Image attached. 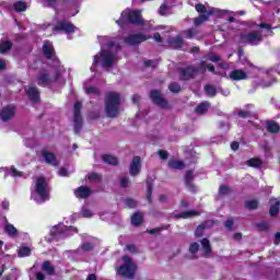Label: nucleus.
<instances>
[{"label":"nucleus","instance_id":"obj_36","mask_svg":"<svg viewBox=\"0 0 280 280\" xmlns=\"http://www.w3.org/2000/svg\"><path fill=\"white\" fill-rule=\"evenodd\" d=\"M207 224H209V221H206L197 226L195 231L196 237H202V235L205 234V230L207 229Z\"/></svg>","mask_w":280,"mask_h":280},{"label":"nucleus","instance_id":"obj_23","mask_svg":"<svg viewBox=\"0 0 280 280\" xmlns=\"http://www.w3.org/2000/svg\"><path fill=\"white\" fill-rule=\"evenodd\" d=\"M103 163H106L107 165H112L113 167H117L119 165V159L115 155L110 154H103L102 155Z\"/></svg>","mask_w":280,"mask_h":280},{"label":"nucleus","instance_id":"obj_10","mask_svg":"<svg viewBox=\"0 0 280 280\" xmlns=\"http://www.w3.org/2000/svg\"><path fill=\"white\" fill-rule=\"evenodd\" d=\"M55 32H62L63 34H73L75 33V24L67 20L58 21L57 24L52 27Z\"/></svg>","mask_w":280,"mask_h":280},{"label":"nucleus","instance_id":"obj_32","mask_svg":"<svg viewBox=\"0 0 280 280\" xmlns=\"http://www.w3.org/2000/svg\"><path fill=\"white\" fill-rule=\"evenodd\" d=\"M279 211H280V201L277 200L275 205L270 206L269 215H271V218H277V215H279Z\"/></svg>","mask_w":280,"mask_h":280},{"label":"nucleus","instance_id":"obj_6","mask_svg":"<svg viewBox=\"0 0 280 280\" xmlns=\"http://www.w3.org/2000/svg\"><path fill=\"white\" fill-rule=\"evenodd\" d=\"M49 184H47V178L39 176L35 183V194L40 198V200H49Z\"/></svg>","mask_w":280,"mask_h":280},{"label":"nucleus","instance_id":"obj_44","mask_svg":"<svg viewBox=\"0 0 280 280\" xmlns=\"http://www.w3.org/2000/svg\"><path fill=\"white\" fill-rule=\"evenodd\" d=\"M80 248L83 253H91V250H95V245L91 242H85L81 244Z\"/></svg>","mask_w":280,"mask_h":280},{"label":"nucleus","instance_id":"obj_62","mask_svg":"<svg viewBox=\"0 0 280 280\" xmlns=\"http://www.w3.org/2000/svg\"><path fill=\"white\" fill-rule=\"evenodd\" d=\"M233 224H234L233 219H228V220L224 222V226H225V229H228V231H232Z\"/></svg>","mask_w":280,"mask_h":280},{"label":"nucleus","instance_id":"obj_30","mask_svg":"<svg viewBox=\"0 0 280 280\" xmlns=\"http://www.w3.org/2000/svg\"><path fill=\"white\" fill-rule=\"evenodd\" d=\"M209 102H202L197 105V107L195 108V113H197V115H206V113L209 112Z\"/></svg>","mask_w":280,"mask_h":280},{"label":"nucleus","instance_id":"obj_59","mask_svg":"<svg viewBox=\"0 0 280 280\" xmlns=\"http://www.w3.org/2000/svg\"><path fill=\"white\" fill-rule=\"evenodd\" d=\"M196 70L198 71V73H207V62L201 61L199 63V68H196Z\"/></svg>","mask_w":280,"mask_h":280},{"label":"nucleus","instance_id":"obj_33","mask_svg":"<svg viewBox=\"0 0 280 280\" xmlns=\"http://www.w3.org/2000/svg\"><path fill=\"white\" fill-rule=\"evenodd\" d=\"M209 21V14H200L199 16L194 19V25L196 27H200V25H202V23Z\"/></svg>","mask_w":280,"mask_h":280},{"label":"nucleus","instance_id":"obj_2","mask_svg":"<svg viewBox=\"0 0 280 280\" xmlns=\"http://www.w3.org/2000/svg\"><path fill=\"white\" fill-rule=\"evenodd\" d=\"M117 58V54L103 49L101 50L97 55L94 56L93 58V65H100L102 62V68L103 69H110L113 65H115V60Z\"/></svg>","mask_w":280,"mask_h":280},{"label":"nucleus","instance_id":"obj_58","mask_svg":"<svg viewBox=\"0 0 280 280\" xmlns=\"http://www.w3.org/2000/svg\"><path fill=\"white\" fill-rule=\"evenodd\" d=\"M11 176H13V178H21V176H23V173L16 170V167L11 166Z\"/></svg>","mask_w":280,"mask_h":280},{"label":"nucleus","instance_id":"obj_18","mask_svg":"<svg viewBox=\"0 0 280 280\" xmlns=\"http://www.w3.org/2000/svg\"><path fill=\"white\" fill-rule=\"evenodd\" d=\"M26 95L28 100H31V102H34L35 104H38V102H40V91H38V88L34 85L28 86Z\"/></svg>","mask_w":280,"mask_h":280},{"label":"nucleus","instance_id":"obj_15","mask_svg":"<svg viewBox=\"0 0 280 280\" xmlns=\"http://www.w3.org/2000/svg\"><path fill=\"white\" fill-rule=\"evenodd\" d=\"M75 198H79L80 200H86L93 194V190L89 186H80L73 191Z\"/></svg>","mask_w":280,"mask_h":280},{"label":"nucleus","instance_id":"obj_13","mask_svg":"<svg viewBox=\"0 0 280 280\" xmlns=\"http://www.w3.org/2000/svg\"><path fill=\"white\" fill-rule=\"evenodd\" d=\"M16 115V107L14 105H7L0 110V118L2 121H10Z\"/></svg>","mask_w":280,"mask_h":280},{"label":"nucleus","instance_id":"obj_57","mask_svg":"<svg viewBox=\"0 0 280 280\" xmlns=\"http://www.w3.org/2000/svg\"><path fill=\"white\" fill-rule=\"evenodd\" d=\"M219 194H220L221 196H226V194H231V188H230L229 186L222 185V186H220V188H219Z\"/></svg>","mask_w":280,"mask_h":280},{"label":"nucleus","instance_id":"obj_56","mask_svg":"<svg viewBox=\"0 0 280 280\" xmlns=\"http://www.w3.org/2000/svg\"><path fill=\"white\" fill-rule=\"evenodd\" d=\"M238 117H242V119H248V117H253V112L249 110H240Z\"/></svg>","mask_w":280,"mask_h":280},{"label":"nucleus","instance_id":"obj_21","mask_svg":"<svg viewBox=\"0 0 280 280\" xmlns=\"http://www.w3.org/2000/svg\"><path fill=\"white\" fill-rule=\"evenodd\" d=\"M200 243L203 248L202 257H205L206 259H209V257H211V253H213V249L211 248V242L209 241V238L205 237L201 240Z\"/></svg>","mask_w":280,"mask_h":280},{"label":"nucleus","instance_id":"obj_9","mask_svg":"<svg viewBox=\"0 0 280 280\" xmlns=\"http://www.w3.org/2000/svg\"><path fill=\"white\" fill-rule=\"evenodd\" d=\"M122 16H126L127 23H130L131 25H145V21H143L139 10L122 11Z\"/></svg>","mask_w":280,"mask_h":280},{"label":"nucleus","instance_id":"obj_48","mask_svg":"<svg viewBox=\"0 0 280 280\" xmlns=\"http://www.w3.org/2000/svg\"><path fill=\"white\" fill-rule=\"evenodd\" d=\"M256 229L258 231H268V229H270V223L267 221L259 222L256 224Z\"/></svg>","mask_w":280,"mask_h":280},{"label":"nucleus","instance_id":"obj_8","mask_svg":"<svg viewBox=\"0 0 280 280\" xmlns=\"http://www.w3.org/2000/svg\"><path fill=\"white\" fill-rule=\"evenodd\" d=\"M177 73L180 82H189V80L196 79L198 75V70L192 65H188L185 68H178Z\"/></svg>","mask_w":280,"mask_h":280},{"label":"nucleus","instance_id":"obj_4","mask_svg":"<svg viewBox=\"0 0 280 280\" xmlns=\"http://www.w3.org/2000/svg\"><path fill=\"white\" fill-rule=\"evenodd\" d=\"M35 80L38 86H49V84H54L55 82L60 80V71H57L56 74L51 77L49 70L44 69L38 72Z\"/></svg>","mask_w":280,"mask_h":280},{"label":"nucleus","instance_id":"obj_34","mask_svg":"<svg viewBox=\"0 0 280 280\" xmlns=\"http://www.w3.org/2000/svg\"><path fill=\"white\" fill-rule=\"evenodd\" d=\"M4 231L5 233H8L9 237H14L16 235H19V230H16V228H14L12 224L8 223L7 225H4Z\"/></svg>","mask_w":280,"mask_h":280},{"label":"nucleus","instance_id":"obj_22","mask_svg":"<svg viewBox=\"0 0 280 280\" xmlns=\"http://www.w3.org/2000/svg\"><path fill=\"white\" fill-rule=\"evenodd\" d=\"M42 270H43V272H46V275H48V277H54V275H56V267L54 265H51V261H49V260H45L42 264Z\"/></svg>","mask_w":280,"mask_h":280},{"label":"nucleus","instance_id":"obj_37","mask_svg":"<svg viewBox=\"0 0 280 280\" xmlns=\"http://www.w3.org/2000/svg\"><path fill=\"white\" fill-rule=\"evenodd\" d=\"M12 49V42L5 40L0 44V54H8Z\"/></svg>","mask_w":280,"mask_h":280},{"label":"nucleus","instance_id":"obj_1","mask_svg":"<svg viewBox=\"0 0 280 280\" xmlns=\"http://www.w3.org/2000/svg\"><path fill=\"white\" fill-rule=\"evenodd\" d=\"M105 95V113L107 117L115 118L117 115H119V106H121V94L108 91Z\"/></svg>","mask_w":280,"mask_h":280},{"label":"nucleus","instance_id":"obj_60","mask_svg":"<svg viewBox=\"0 0 280 280\" xmlns=\"http://www.w3.org/2000/svg\"><path fill=\"white\" fill-rule=\"evenodd\" d=\"M158 154L162 161H167V156H170V153H167L165 150H159Z\"/></svg>","mask_w":280,"mask_h":280},{"label":"nucleus","instance_id":"obj_3","mask_svg":"<svg viewBox=\"0 0 280 280\" xmlns=\"http://www.w3.org/2000/svg\"><path fill=\"white\" fill-rule=\"evenodd\" d=\"M125 264L117 268V275L124 277L125 279H135L137 272V265L132 262V259L128 256L124 258Z\"/></svg>","mask_w":280,"mask_h":280},{"label":"nucleus","instance_id":"obj_12","mask_svg":"<svg viewBox=\"0 0 280 280\" xmlns=\"http://www.w3.org/2000/svg\"><path fill=\"white\" fill-rule=\"evenodd\" d=\"M42 51L46 60H54V58H56V48H54V43H51L50 40L44 42Z\"/></svg>","mask_w":280,"mask_h":280},{"label":"nucleus","instance_id":"obj_52","mask_svg":"<svg viewBox=\"0 0 280 280\" xmlns=\"http://www.w3.org/2000/svg\"><path fill=\"white\" fill-rule=\"evenodd\" d=\"M196 12H198L199 14H207V7H205V4L202 3H197L195 5Z\"/></svg>","mask_w":280,"mask_h":280},{"label":"nucleus","instance_id":"obj_39","mask_svg":"<svg viewBox=\"0 0 280 280\" xmlns=\"http://www.w3.org/2000/svg\"><path fill=\"white\" fill-rule=\"evenodd\" d=\"M261 159L259 158H252L246 162L248 167H261Z\"/></svg>","mask_w":280,"mask_h":280},{"label":"nucleus","instance_id":"obj_46","mask_svg":"<svg viewBox=\"0 0 280 280\" xmlns=\"http://www.w3.org/2000/svg\"><path fill=\"white\" fill-rule=\"evenodd\" d=\"M168 91H171V93H180L182 88H180V83L178 82H171L168 84Z\"/></svg>","mask_w":280,"mask_h":280},{"label":"nucleus","instance_id":"obj_11","mask_svg":"<svg viewBox=\"0 0 280 280\" xmlns=\"http://www.w3.org/2000/svg\"><path fill=\"white\" fill-rule=\"evenodd\" d=\"M150 38H152V35L136 33L126 37L125 43L126 45H130V46L141 45V43H145V40H150Z\"/></svg>","mask_w":280,"mask_h":280},{"label":"nucleus","instance_id":"obj_41","mask_svg":"<svg viewBox=\"0 0 280 280\" xmlns=\"http://www.w3.org/2000/svg\"><path fill=\"white\" fill-rule=\"evenodd\" d=\"M205 91L209 97H215L218 95V90L213 85H205Z\"/></svg>","mask_w":280,"mask_h":280},{"label":"nucleus","instance_id":"obj_24","mask_svg":"<svg viewBox=\"0 0 280 280\" xmlns=\"http://www.w3.org/2000/svg\"><path fill=\"white\" fill-rule=\"evenodd\" d=\"M266 130L271 135H277L280 132L279 124L275 120H267L266 121Z\"/></svg>","mask_w":280,"mask_h":280},{"label":"nucleus","instance_id":"obj_49","mask_svg":"<svg viewBox=\"0 0 280 280\" xmlns=\"http://www.w3.org/2000/svg\"><path fill=\"white\" fill-rule=\"evenodd\" d=\"M198 250H200V244H198L197 242L190 243L189 253L191 255H196V253H198Z\"/></svg>","mask_w":280,"mask_h":280},{"label":"nucleus","instance_id":"obj_29","mask_svg":"<svg viewBox=\"0 0 280 280\" xmlns=\"http://www.w3.org/2000/svg\"><path fill=\"white\" fill-rule=\"evenodd\" d=\"M168 167L170 170H185V162L180 160H170Z\"/></svg>","mask_w":280,"mask_h":280},{"label":"nucleus","instance_id":"obj_17","mask_svg":"<svg viewBox=\"0 0 280 280\" xmlns=\"http://www.w3.org/2000/svg\"><path fill=\"white\" fill-rule=\"evenodd\" d=\"M230 80L233 82H240L242 80H248V73L242 69H235L230 72Z\"/></svg>","mask_w":280,"mask_h":280},{"label":"nucleus","instance_id":"obj_14","mask_svg":"<svg viewBox=\"0 0 280 280\" xmlns=\"http://www.w3.org/2000/svg\"><path fill=\"white\" fill-rule=\"evenodd\" d=\"M130 176H139L141 174V156L135 155L129 166Z\"/></svg>","mask_w":280,"mask_h":280},{"label":"nucleus","instance_id":"obj_47","mask_svg":"<svg viewBox=\"0 0 280 280\" xmlns=\"http://www.w3.org/2000/svg\"><path fill=\"white\" fill-rule=\"evenodd\" d=\"M167 229H170V225H162L160 228L148 230L147 233H149V235H156V233H161V231H167Z\"/></svg>","mask_w":280,"mask_h":280},{"label":"nucleus","instance_id":"obj_51","mask_svg":"<svg viewBox=\"0 0 280 280\" xmlns=\"http://www.w3.org/2000/svg\"><path fill=\"white\" fill-rule=\"evenodd\" d=\"M167 10H170V7L167 4H161L159 9L160 16H167Z\"/></svg>","mask_w":280,"mask_h":280},{"label":"nucleus","instance_id":"obj_31","mask_svg":"<svg viewBox=\"0 0 280 280\" xmlns=\"http://www.w3.org/2000/svg\"><path fill=\"white\" fill-rule=\"evenodd\" d=\"M247 26L250 28V30H255L257 27H259L260 30H272V26H270V24L268 23H260V24H257L256 22H249L247 23Z\"/></svg>","mask_w":280,"mask_h":280},{"label":"nucleus","instance_id":"obj_25","mask_svg":"<svg viewBox=\"0 0 280 280\" xmlns=\"http://www.w3.org/2000/svg\"><path fill=\"white\" fill-rule=\"evenodd\" d=\"M194 215H200V211H197V210H187V211H184L182 213H177L175 214V218L177 220H187L189 218H194Z\"/></svg>","mask_w":280,"mask_h":280},{"label":"nucleus","instance_id":"obj_7","mask_svg":"<svg viewBox=\"0 0 280 280\" xmlns=\"http://www.w3.org/2000/svg\"><path fill=\"white\" fill-rule=\"evenodd\" d=\"M150 100L155 106H159V108H162L163 110H170V108H172L170 102L167 98L163 97V93H161L160 90H151Z\"/></svg>","mask_w":280,"mask_h":280},{"label":"nucleus","instance_id":"obj_28","mask_svg":"<svg viewBox=\"0 0 280 280\" xmlns=\"http://www.w3.org/2000/svg\"><path fill=\"white\" fill-rule=\"evenodd\" d=\"M131 224L132 226H141V224H143V213L135 212L131 215Z\"/></svg>","mask_w":280,"mask_h":280},{"label":"nucleus","instance_id":"obj_54","mask_svg":"<svg viewBox=\"0 0 280 280\" xmlns=\"http://www.w3.org/2000/svg\"><path fill=\"white\" fill-rule=\"evenodd\" d=\"M128 23V20L126 15H124V12L120 14V18L116 21V24L119 25V27H124Z\"/></svg>","mask_w":280,"mask_h":280},{"label":"nucleus","instance_id":"obj_26","mask_svg":"<svg viewBox=\"0 0 280 280\" xmlns=\"http://www.w3.org/2000/svg\"><path fill=\"white\" fill-rule=\"evenodd\" d=\"M83 126H84V120L82 119V116H73L74 135H78L79 132H81Z\"/></svg>","mask_w":280,"mask_h":280},{"label":"nucleus","instance_id":"obj_27","mask_svg":"<svg viewBox=\"0 0 280 280\" xmlns=\"http://www.w3.org/2000/svg\"><path fill=\"white\" fill-rule=\"evenodd\" d=\"M147 200L152 202V191H154V179L152 177H147Z\"/></svg>","mask_w":280,"mask_h":280},{"label":"nucleus","instance_id":"obj_16","mask_svg":"<svg viewBox=\"0 0 280 280\" xmlns=\"http://www.w3.org/2000/svg\"><path fill=\"white\" fill-rule=\"evenodd\" d=\"M184 183L187 189H189L191 194H196L197 189H196V184L194 183V171L188 170L186 172L184 176Z\"/></svg>","mask_w":280,"mask_h":280},{"label":"nucleus","instance_id":"obj_5","mask_svg":"<svg viewBox=\"0 0 280 280\" xmlns=\"http://www.w3.org/2000/svg\"><path fill=\"white\" fill-rule=\"evenodd\" d=\"M240 39L244 45H259L264 40L261 31H250L248 33H241Z\"/></svg>","mask_w":280,"mask_h":280},{"label":"nucleus","instance_id":"obj_40","mask_svg":"<svg viewBox=\"0 0 280 280\" xmlns=\"http://www.w3.org/2000/svg\"><path fill=\"white\" fill-rule=\"evenodd\" d=\"M86 179L90 180V183H101L102 180V175L98 174V173H90L88 176H86Z\"/></svg>","mask_w":280,"mask_h":280},{"label":"nucleus","instance_id":"obj_42","mask_svg":"<svg viewBox=\"0 0 280 280\" xmlns=\"http://www.w3.org/2000/svg\"><path fill=\"white\" fill-rule=\"evenodd\" d=\"M82 102L77 101L73 106V117H82Z\"/></svg>","mask_w":280,"mask_h":280},{"label":"nucleus","instance_id":"obj_63","mask_svg":"<svg viewBox=\"0 0 280 280\" xmlns=\"http://www.w3.org/2000/svg\"><path fill=\"white\" fill-rule=\"evenodd\" d=\"M208 59L210 60V62H220V56L215 54L210 55Z\"/></svg>","mask_w":280,"mask_h":280},{"label":"nucleus","instance_id":"obj_43","mask_svg":"<svg viewBox=\"0 0 280 280\" xmlns=\"http://www.w3.org/2000/svg\"><path fill=\"white\" fill-rule=\"evenodd\" d=\"M182 34H185V38L191 39L195 36H198V30L196 28H188L186 31H183Z\"/></svg>","mask_w":280,"mask_h":280},{"label":"nucleus","instance_id":"obj_35","mask_svg":"<svg viewBox=\"0 0 280 280\" xmlns=\"http://www.w3.org/2000/svg\"><path fill=\"white\" fill-rule=\"evenodd\" d=\"M245 207L249 209V211H255L259 209V201H257V199L247 200L245 201Z\"/></svg>","mask_w":280,"mask_h":280},{"label":"nucleus","instance_id":"obj_38","mask_svg":"<svg viewBox=\"0 0 280 280\" xmlns=\"http://www.w3.org/2000/svg\"><path fill=\"white\" fill-rule=\"evenodd\" d=\"M13 10H15L16 12H25L27 10V3L23 1H16L13 4Z\"/></svg>","mask_w":280,"mask_h":280},{"label":"nucleus","instance_id":"obj_53","mask_svg":"<svg viewBox=\"0 0 280 280\" xmlns=\"http://www.w3.org/2000/svg\"><path fill=\"white\" fill-rule=\"evenodd\" d=\"M125 205H127L129 209H137V201L132 198H127Z\"/></svg>","mask_w":280,"mask_h":280},{"label":"nucleus","instance_id":"obj_55","mask_svg":"<svg viewBox=\"0 0 280 280\" xmlns=\"http://www.w3.org/2000/svg\"><path fill=\"white\" fill-rule=\"evenodd\" d=\"M85 93H88V95H91V94L101 95L100 90H97V88L95 86L86 88Z\"/></svg>","mask_w":280,"mask_h":280},{"label":"nucleus","instance_id":"obj_20","mask_svg":"<svg viewBox=\"0 0 280 280\" xmlns=\"http://www.w3.org/2000/svg\"><path fill=\"white\" fill-rule=\"evenodd\" d=\"M167 44L173 49H180V47H183V45H185V39H183V37H180V36L168 37Z\"/></svg>","mask_w":280,"mask_h":280},{"label":"nucleus","instance_id":"obj_19","mask_svg":"<svg viewBox=\"0 0 280 280\" xmlns=\"http://www.w3.org/2000/svg\"><path fill=\"white\" fill-rule=\"evenodd\" d=\"M42 156L48 165L58 167V160L56 159V154H54V152L43 151Z\"/></svg>","mask_w":280,"mask_h":280},{"label":"nucleus","instance_id":"obj_50","mask_svg":"<svg viewBox=\"0 0 280 280\" xmlns=\"http://www.w3.org/2000/svg\"><path fill=\"white\" fill-rule=\"evenodd\" d=\"M144 67H147L148 69H156V67H159V61L155 60H144Z\"/></svg>","mask_w":280,"mask_h":280},{"label":"nucleus","instance_id":"obj_45","mask_svg":"<svg viewBox=\"0 0 280 280\" xmlns=\"http://www.w3.org/2000/svg\"><path fill=\"white\" fill-rule=\"evenodd\" d=\"M19 257H30L32 249L28 246H23L18 252Z\"/></svg>","mask_w":280,"mask_h":280},{"label":"nucleus","instance_id":"obj_61","mask_svg":"<svg viewBox=\"0 0 280 280\" xmlns=\"http://www.w3.org/2000/svg\"><path fill=\"white\" fill-rule=\"evenodd\" d=\"M48 8L56 10L58 8V0H45Z\"/></svg>","mask_w":280,"mask_h":280},{"label":"nucleus","instance_id":"obj_64","mask_svg":"<svg viewBox=\"0 0 280 280\" xmlns=\"http://www.w3.org/2000/svg\"><path fill=\"white\" fill-rule=\"evenodd\" d=\"M35 279L36 280H45V273L40 272V271H37L35 273Z\"/></svg>","mask_w":280,"mask_h":280}]
</instances>
